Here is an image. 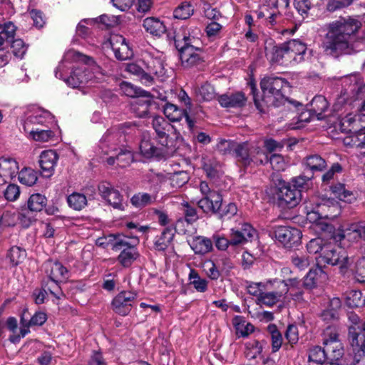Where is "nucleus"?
<instances>
[{"mask_svg":"<svg viewBox=\"0 0 365 365\" xmlns=\"http://www.w3.org/2000/svg\"><path fill=\"white\" fill-rule=\"evenodd\" d=\"M101 75V67L90 57L68 50L55 71L56 78L73 88L83 86Z\"/></svg>","mask_w":365,"mask_h":365,"instance_id":"f257e3e1","label":"nucleus"},{"mask_svg":"<svg viewBox=\"0 0 365 365\" xmlns=\"http://www.w3.org/2000/svg\"><path fill=\"white\" fill-rule=\"evenodd\" d=\"M361 22L355 17H340L327 25L323 48L331 53L354 48L365 41V32L361 31Z\"/></svg>","mask_w":365,"mask_h":365,"instance_id":"f03ea898","label":"nucleus"},{"mask_svg":"<svg viewBox=\"0 0 365 365\" xmlns=\"http://www.w3.org/2000/svg\"><path fill=\"white\" fill-rule=\"evenodd\" d=\"M200 29L196 26L180 27L176 30L174 39L180 51V58L185 67L197 64L200 61L198 49L193 46L199 41Z\"/></svg>","mask_w":365,"mask_h":365,"instance_id":"7ed1b4c3","label":"nucleus"},{"mask_svg":"<svg viewBox=\"0 0 365 365\" xmlns=\"http://www.w3.org/2000/svg\"><path fill=\"white\" fill-rule=\"evenodd\" d=\"M342 90L334 105L339 109L344 103L356 102L357 110L365 111V82L357 75L343 79Z\"/></svg>","mask_w":365,"mask_h":365,"instance_id":"20e7f679","label":"nucleus"},{"mask_svg":"<svg viewBox=\"0 0 365 365\" xmlns=\"http://www.w3.org/2000/svg\"><path fill=\"white\" fill-rule=\"evenodd\" d=\"M118 133H106L100 142V148L106 155H110L113 153L112 155L106 159L108 165H113L117 160L118 166L124 168L128 165L133 161V153L128 150H123L117 148L118 141Z\"/></svg>","mask_w":365,"mask_h":365,"instance_id":"39448f33","label":"nucleus"},{"mask_svg":"<svg viewBox=\"0 0 365 365\" xmlns=\"http://www.w3.org/2000/svg\"><path fill=\"white\" fill-rule=\"evenodd\" d=\"M272 284L270 290L263 291L259 298L256 299L259 305L272 307L279 302H284L288 299V292L289 290L297 286L299 282L297 279H289L287 280L274 279L268 281Z\"/></svg>","mask_w":365,"mask_h":365,"instance_id":"423d86ee","label":"nucleus"},{"mask_svg":"<svg viewBox=\"0 0 365 365\" xmlns=\"http://www.w3.org/2000/svg\"><path fill=\"white\" fill-rule=\"evenodd\" d=\"M264 93L263 101L268 105L278 106L284 99L283 92L289 83L279 77L264 78L260 83Z\"/></svg>","mask_w":365,"mask_h":365,"instance_id":"0eeeda50","label":"nucleus"},{"mask_svg":"<svg viewBox=\"0 0 365 365\" xmlns=\"http://www.w3.org/2000/svg\"><path fill=\"white\" fill-rule=\"evenodd\" d=\"M323 249L321 255L315 257L317 265H338L341 272L345 273L349 261L346 252L331 242H327Z\"/></svg>","mask_w":365,"mask_h":365,"instance_id":"6e6552de","label":"nucleus"},{"mask_svg":"<svg viewBox=\"0 0 365 365\" xmlns=\"http://www.w3.org/2000/svg\"><path fill=\"white\" fill-rule=\"evenodd\" d=\"M234 153L237 161L244 166L262 165L268 159L259 147L250 146L247 143H236Z\"/></svg>","mask_w":365,"mask_h":365,"instance_id":"1a4fd4ad","label":"nucleus"},{"mask_svg":"<svg viewBox=\"0 0 365 365\" xmlns=\"http://www.w3.org/2000/svg\"><path fill=\"white\" fill-rule=\"evenodd\" d=\"M323 344L328 360L336 361L343 356L344 347L339 339V333L336 327H329L324 330Z\"/></svg>","mask_w":365,"mask_h":365,"instance_id":"9d476101","label":"nucleus"},{"mask_svg":"<svg viewBox=\"0 0 365 365\" xmlns=\"http://www.w3.org/2000/svg\"><path fill=\"white\" fill-rule=\"evenodd\" d=\"M170 146L160 145L158 139L152 138L148 133H143L139 145L140 153L145 158L164 156Z\"/></svg>","mask_w":365,"mask_h":365,"instance_id":"9b49d317","label":"nucleus"},{"mask_svg":"<svg viewBox=\"0 0 365 365\" xmlns=\"http://www.w3.org/2000/svg\"><path fill=\"white\" fill-rule=\"evenodd\" d=\"M101 196L114 209L125 210L127 203L120 192L114 189L109 182H102L98 185Z\"/></svg>","mask_w":365,"mask_h":365,"instance_id":"f8f14e48","label":"nucleus"},{"mask_svg":"<svg viewBox=\"0 0 365 365\" xmlns=\"http://www.w3.org/2000/svg\"><path fill=\"white\" fill-rule=\"evenodd\" d=\"M284 63H300L304 60L306 45L300 41L292 39L283 43Z\"/></svg>","mask_w":365,"mask_h":365,"instance_id":"ddd939ff","label":"nucleus"},{"mask_svg":"<svg viewBox=\"0 0 365 365\" xmlns=\"http://www.w3.org/2000/svg\"><path fill=\"white\" fill-rule=\"evenodd\" d=\"M137 298V294L130 291H123L118 293L111 303L112 309L122 316L129 314Z\"/></svg>","mask_w":365,"mask_h":365,"instance_id":"4468645a","label":"nucleus"},{"mask_svg":"<svg viewBox=\"0 0 365 365\" xmlns=\"http://www.w3.org/2000/svg\"><path fill=\"white\" fill-rule=\"evenodd\" d=\"M276 238L284 246L292 247L300 242L302 232L299 229L280 226L274 231Z\"/></svg>","mask_w":365,"mask_h":365,"instance_id":"2eb2a0df","label":"nucleus"},{"mask_svg":"<svg viewBox=\"0 0 365 365\" xmlns=\"http://www.w3.org/2000/svg\"><path fill=\"white\" fill-rule=\"evenodd\" d=\"M19 170L18 162L13 158H0V185L14 178Z\"/></svg>","mask_w":365,"mask_h":365,"instance_id":"dca6fc26","label":"nucleus"},{"mask_svg":"<svg viewBox=\"0 0 365 365\" xmlns=\"http://www.w3.org/2000/svg\"><path fill=\"white\" fill-rule=\"evenodd\" d=\"M365 128V114L349 113L340 120L339 129L341 133H349Z\"/></svg>","mask_w":365,"mask_h":365,"instance_id":"f3484780","label":"nucleus"},{"mask_svg":"<svg viewBox=\"0 0 365 365\" xmlns=\"http://www.w3.org/2000/svg\"><path fill=\"white\" fill-rule=\"evenodd\" d=\"M153 128L155 130L158 142L160 145L164 146H172V141L169 139L168 134L173 126L165 119L161 116H155L152 122Z\"/></svg>","mask_w":365,"mask_h":365,"instance_id":"a211bd4d","label":"nucleus"},{"mask_svg":"<svg viewBox=\"0 0 365 365\" xmlns=\"http://www.w3.org/2000/svg\"><path fill=\"white\" fill-rule=\"evenodd\" d=\"M257 236L256 230L250 224H243L240 230L231 229L230 245H243Z\"/></svg>","mask_w":365,"mask_h":365,"instance_id":"6ab92c4d","label":"nucleus"},{"mask_svg":"<svg viewBox=\"0 0 365 365\" xmlns=\"http://www.w3.org/2000/svg\"><path fill=\"white\" fill-rule=\"evenodd\" d=\"M277 195L280 205L289 208L296 206L301 197L300 190L292 188L290 185L282 186Z\"/></svg>","mask_w":365,"mask_h":365,"instance_id":"aec40b11","label":"nucleus"},{"mask_svg":"<svg viewBox=\"0 0 365 365\" xmlns=\"http://www.w3.org/2000/svg\"><path fill=\"white\" fill-rule=\"evenodd\" d=\"M125 71L135 76L138 80L146 86L153 84V78L147 72L146 63L143 61H138L125 65Z\"/></svg>","mask_w":365,"mask_h":365,"instance_id":"412c9836","label":"nucleus"},{"mask_svg":"<svg viewBox=\"0 0 365 365\" xmlns=\"http://www.w3.org/2000/svg\"><path fill=\"white\" fill-rule=\"evenodd\" d=\"M46 272L58 289L57 283L62 282L68 277V270L58 262L48 261L45 263Z\"/></svg>","mask_w":365,"mask_h":365,"instance_id":"4be33fe9","label":"nucleus"},{"mask_svg":"<svg viewBox=\"0 0 365 365\" xmlns=\"http://www.w3.org/2000/svg\"><path fill=\"white\" fill-rule=\"evenodd\" d=\"M222 202V195L219 192H210L197 202L198 206L206 213L216 214Z\"/></svg>","mask_w":365,"mask_h":365,"instance_id":"5701e85b","label":"nucleus"},{"mask_svg":"<svg viewBox=\"0 0 365 365\" xmlns=\"http://www.w3.org/2000/svg\"><path fill=\"white\" fill-rule=\"evenodd\" d=\"M53 117L50 112L39 109L29 116L24 123V128L47 125L53 122Z\"/></svg>","mask_w":365,"mask_h":365,"instance_id":"b1692460","label":"nucleus"},{"mask_svg":"<svg viewBox=\"0 0 365 365\" xmlns=\"http://www.w3.org/2000/svg\"><path fill=\"white\" fill-rule=\"evenodd\" d=\"M57 160L58 155L54 150H44L41 153L39 163L45 176L49 177L53 174Z\"/></svg>","mask_w":365,"mask_h":365,"instance_id":"393cba45","label":"nucleus"},{"mask_svg":"<svg viewBox=\"0 0 365 365\" xmlns=\"http://www.w3.org/2000/svg\"><path fill=\"white\" fill-rule=\"evenodd\" d=\"M265 55L271 63H284L283 43L275 45L272 39L265 41Z\"/></svg>","mask_w":365,"mask_h":365,"instance_id":"a878e982","label":"nucleus"},{"mask_svg":"<svg viewBox=\"0 0 365 365\" xmlns=\"http://www.w3.org/2000/svg\"><path fill=\"white\" fill-rule=\"evenodd\" d=\"M164 114L170 121H179L182 117H185L189 128H192L194 126L195 123L190 119L187 113L179 109L174 104L167 103L164 107Z\"/></svg>","mask_w":365,"mask_h":365,"instance_id":"bb28decb","label":"nucleus"},{"mask_svg":"<svg viewBox=\"0 0 365 365\" xmlns=\"http://www.w3.org/2000/svg\"><path fill=\"white\" fill-rule=\"evenodd\" d=\"M218 101L225 108H238L245 104L246 98L243 93L237 92L221 95L218 98Z\"/></svg>","mask_w":365,"mask_h":365,"instance_id":"cd10ccee","label":"nucleus"},{"mask_svg":"<svg viewBox=\"0 0 365 365\" xmlns=\"http://www.w3.org/2000/svg\"><path fill=\"white\" fill-rule=\"evenodd\" d=\"M341 239L354 241L360 238L365 240V222L353 223L341 231Z\"/></svg>","mask_w":365,"mask_h":365,"instance_id":"c85d7f7f","label":"nucleus"},{"mask_svg":"<svg viewBox=\"0 0 365 365\" xmlns=\"http://www.w3.org/2000/svg\"><path fill=\"white\" fill-rule=\"evenodd\" d=\"M327 279V273L321 268V266H318L317 268L309 270L304 278V284L308 288H312L324 283Z\"/></svg>","mask_w":365,"mask_h":365,"instance_id":"c756f323","label":"nucleus"},{"mask_svg":"<svg viewBox=\"0 0 365 365\" xmlns=\"http://www.w3.org/2000/svg\"><path fill=\"white\" fill-rule=\"evenodd\" d=\"M140 253L135 246L125 247L121 250L118 256L119 264L123 267H130L140 257Z\"/></svg>","mask_w":365,"mask_h":365,"instance_id":"7c9ffc66","label":"nucleus"},{"mask_svg":"<svg viewBox=\"0 0 365 365\" xmlns=\"http://www.w3.org/2000/svg\"><path fill=\"white\" fill-rule=\"evenodd\" d=\"M349 335L352 346H356L358 349L354 356V365H365V348L362 345L359 347L360 334L355 331L354 327L349 328Z\"/></svg>","mask_w":365,"mask_h":365,"instance_id":"2f4dec72","label":"nucleus"},{"mask_svg":"<svg viewBox=\"0 0 365 365\" xmlns=\"http://www.w3.org/2000/svg\"><path fill=\"white\" fill-rule=\"evenodd\" d=\"M319 211L324 218H334L340 213V206L333 199H322L319 203Z\"/></svg>","mask_w":365,"mask_h":365,"instance_id":"473e14b6","label":"nucleus"},{"mask_svg":"<svg viewBox=\"0 0 365 365\" xmlns=\"http://www.w3.org/2000/svg\"><path fill=\"white\" fill-rule=\"evenodd\" d=\"M192 250L195 254L205 255L212 250V242L210 239L203 236L194 237L189 241Z\"/></svg>","mask_w":365,"mask_h":365,"instance_id":"72a5a7b5","label":"nucleus"},{"mask_svg":"<svg viewBox=\"0 0 365 365\" xmlns=\"http://www.w3.org/2000/svg\"><path fill=\"white\" fill-rule=\"evenodd\" d=\"M24 130L29 134L30 138L41 143L48 142L53 137V133L49 129L32 127L31 128H24Z\"/></svg>","mask_w":365,"mask_h":365,"instance_id":"f704fd0d","label":"nucleus"},{"mask_svg":"<svg viewBox=\"0 0 365 365\" xmlns=\"http://www.w3.org/2000/svg\"><path fill=\"white\" fill-rule=\"evenodd\" d=\"M174 237V232L172 229L165 228L157 236L154 240V247L156 250L164 251L171 243Z\"/></svg>","mask_w":365,"mask_h":365,"instance_id":"c9c22d12","label":"nucleus"},{"mask_svg":"<svg viewBox=\"0 0 365 365\" xmlns=\"http://www.w3.org/2000/svg\"><path fill=\"white\" fill-rule=\"evenodd\" d=\"M145 29L153 36H160L165 31V26L158 19L146 18L143 24Z\"/></svg>","mask_w":365,"mask_h":365,"instance_id":"e433bc0d","label":"nucleus"},{"mask_svg":"<svg viewBox=\"0 0 365 365\" xmlns=\"http://www.w3.org/2000/svg\"><path fill=\"white\" fill-rule=\"evenodd\" d=\"M347 270H350L355 274L357 281L363 282L365 281V257L360 258L353 264V259L349 257L347 263Z\"/></svg>","mask_w":365,"mask_h":365,"instance_id":"4c0bfd02","label":"nucleus"},{"mask_svg":"<svg viewBox=\"0 0 365 365\" xmlns=\"http://www.w3.org/2000/svg\"><path fill=\"white\" fill-rule=\"evenodd\" d=\"M363 129L358 131H352L343 138L344 145L350 148H365L364 140H363Z\"/></svg>","mask_w":365,"mask_h":365,"instance_id":"58836bf2","label":"nucleus"},{"mask_svg":"<svg viewBox=\"0 0 365 365\" xmlns=\"http://www.w3.org/2000/svg\"><path fill=\"white\" fill-rule=\"evenodd\" d=\"M327 359L324 348L314 346L310 349L309 353V365H329L330 363L324 364Z\"/></svg>","mask_w":365,"mask_h":365,"instance_id":"ea45409f","label":"nucleus"},{"mask_svg":"<svg viewBox=\"0 0 365 365\" xmlns=\"http://www.w3.org/2000/svg\"><path fill=\"white\" fill-rule=\"evenodd\" d=\"M341 307V299L338 297H334L330 299L328 308L322 314L324 320H330L337 318V312Z\"/></svg>","mask_w":365,"mask_h":365,"instance_id":"a19ab883","label":"nucleus"},{"mask_svg":"<svg viewBox=\"0 0 365 365\" xmlns=\"http://www.w3.org/2000/svg\"><path fill=\"white\" fill-rule=\"evenodd\" d=\"M190 284L199 292H205L207 289L208 282L201 278L197 271L192 269L188 276Z\"/></svg>","mask_w":365,"mask_h":365,"instance_id":"79ce46f5","label":"nucleus"},{"mask_svg":"<svg viewBox=\"0 0 365 365\" xmlns=\"http://www.w3.org/2000/svg\"><path fill=\"white\" fill-rule=\"evenodd\" d=\"M46 197L40 194L35 193L31 195L28 200V208L32 212H39L46 205Z\"/></svg>","mask_w":365,"mask_h":365,"instance_id":"37998d69","label":"nucleus"},{"mask_svg":"<svg viewBox=\"0 0 365 365\" xmlns=\"http://www.w3.org/2000/svg\"><path fill=\"white\" fill-rule=\"evenodd\" d=\"M18 174L19 182L26 186L34 185L38 179L37 173L31 168H24Z\"/></svg>","mask_w":365,"mask_h":365,"instance_id":"c03bdc74","label":"nucleus"},{"mask_svg":"<svg viewBox=\"0 0 365 365\" xmlns=\"http://www.w3.org/2000/svg\"><path fill=\"white\" fill-rule=\"evenodd\" d=\"M147 72L150 74V77L153 76L158 77L163 76L165 69L163 62L158 58H152L146 63Z\"/></svg>","mask_w":365,"mask_h":365,"instance_id":"a18cd8bd","label":"nucleus"},{"mask_svg":"<svg viewBox=\"0 0 365 365\" xmlns=\"http://www.w3.org/2000/svg\"><path fill=\"white\" fill-rule=\"evenodd\" d=\"M67 202L70 207L76 210H81L87 204V200L84 195L73 192L68 196Z\"/></svg>","mask_w":365,"mask_h":365,"instance_id":"49530a36","label":"nucleus"},{"mask_svg":"<svg viewBox=\"0 0 365 365\" xmlns=\"http://www.w3.org/2000/svg\"><path fill=\"white\" fill-rule=\"evenodd\" d=\"M331 189L334 195L341 201L351 202L355 199L353 193L346 190L341 184L332 186Z\"/></svg>","mask_w":365,"mask_h":365,"instance_id":"de8ad7c7","label":"nucleus"},{"mask_svg":"<svg viewBox=\"0 0 365 365\" xmlns=\"http://www.w3.org/2000/svg\"><path fill=\"white\" fill-rule=\"evenodd\" d=\"M193 6L188 1L181 3L174 11V17L178 19H187L193 14Z\"/></svg>","mask_w":365,"mask_h":365,"instance_id":"09e8293b","label":"nucleus"},{"mask_svg":"<svg viewBox=\"0 0 365 365\" xmlns=\"http://www.w3.org/2000/svg\"><path fill=\"white\" fill-rule=\"evenodd\" d=\"M7 257L9 258L11 263L16 266L26 259V252L20 247L14 246L9 250Z\"/></svg>","mask_w":365,"mask_h":365,"instance_id":"8fccbe9b","label":"nucleus"},{"mask_svg":"<svg viewBox=\"0 0 365 365\" xmlns=\"http://www.w3.org/2000/svg\"><path fill=\"white\" fill-rule=\"evenodd\" d=\"M312 110L317 115V118H321V115L328 108V102L322 96H315L311 103Z\"/></svg>","mask_w":365,"mask_h":365,"instance_id":"3c124183","label":"nucleus"},{"mask_svg":"<svg viewBox=\"0 0 365 365\" xmlns=\"http://www.w3.org/2000/svg\"><path fill=\"white\" fill-rule=\"evenodd\" d=\"M262 344L257 340H252L246 343L245 355L248 359H256L262 351Z\"/></svg>","mask_w":365,"mask_h":365,"instance_id":"603ef678","label":"nucleus"},{"mask_svg":"<svg viewBox=\"0 0 365 365\" xmlns=\"http://www.w3.org/2000/svg\"><path fill=\"white\" fill-rule=\"evenodd\" d=\"M304 165L312 171H321L326 167V162L319 155H314L306 158Z\"/></svg>","mask_w":365,"mask_h":365,"instance_id":"864d4df0","label":"nucleus"},{"mask_svg":"<svg viewBox=\"0 0 365 365\" xmlns=\"http://www.w3.org/2000/svg\"><path fill=\"white\" fill-rule=\"evenodd\" d=\"M16 31V26L11 22L0 25V46L5 41H10L13 39Z\"/></svg>","mask_w":365,"mask_h":365,"instance_id":"5fc2aeb1","label":"nucleus"},{"mask_svg":"<svg viewBox=\"0 0 365 365\" xmlns=\"http://www.w3.org/2000/svg\"><path fill=\"white\" fill-rule=\"evenodd\" d=\"M272 284L270 282H252L247 287V289L250 294L259 298L263 291L270 290Z\"/></svg>","mask_w":365,"mask_h":365,"instance_id":"6e6d98bb","label":"nucleus"},{"mask_svg":"<svg viewBox=\"0 0 365 365\" xmlns=\"http://www.w3.org/2000/svg\"><path fill=\"white\" fill-rule=\"evenodd\" d=\"M345 302L346 305L351 308L358 307L364 304L361 292L356 290L348 292L345 297Z\"/></svg>","mask_w":365,"mask_h":365,"instance_id":"4d7b16f0","label":"nucleus"},{"mask_svg":"<svg viewBox=\"0 0 365 365\" xmlns=\"http://www.w3.org/2000/svg\"><path fill=\"white\" fill-rule=\"evenodd\" d=\"M189 180L186 172H178L172 174L169 178V183L173 188L177 189L182 187Z\"/></svg>","mask_w":365,"mask_h":365,"instance_id":"13d9d810","label":"nucleus"},{"mask_svg":"<svg viewBox=\"0 0 365 365\" xmlns=\"http://www.w3.org/2000/svg\"><path fill=\"white\" fill-rule=\"evenodd\" d=\"M153 198L151 195L145 192H139L134 195L130 202L135 207H143L150 205L153 202Z\"/></svg>","mask_w":365,"mask_h":365,"instance_id":"bf43d9fd","label":"nucleus"},{"mask_svg":"<svg viewBox=\"0 0 365 365\" xmlns=\"http://www.w3.org/2000/svg\"><path fill=\"white\" fill-rule=\"evenodd\" d=\"M268 331L271 334L272 351H277L282 344V336L274 325L268 327Z\"/></svg>","mask_w":365,"mask_h":365,"instance_id":"052dcab7","label":"nucleus"},{"mask_svg":"<svg viewBox=\"0 0 365 365\" xmlns=\"http://www.w3.org/2000/svg\"><path fill=\"white\" fill-rule=\"evenodd\" d=\"M327 243V242L319 237L312 239L307 245V251L309 254L320 255Z\"/></svg>","mask_w":365,"mask_h":365,"instance_id":"680f3d73","label":"nucleus"},{"mask_svg":"<svg viewBox=\"0 0 365 365\" xmlns=\"http://www.w3.org/2000/svg\"><path fill=\"white\" fill-rule=\"evenodd\" d=\"M312 260V258L304 254H294L292 256V264L300 270L307 269Z\"/></svg>","mask_w":365,"mask_h":365,"instance_id":"e2e57ef3","label":"nucleus"},{"mask_svg":"<svg viewBox=\"0 0 365 365\" xmlns=\"http://www.w3.org/2000/svg\"><path fill=\"white\" fill-rule=\"evenodd\" d=\"M310 205V203H307L305 206L307 218L310 222L317 224L318 220L324 217H322V212L319 211V203L314 207Z\"/></svg>","mask_w":365,"mask_h":365,"instance_id":"0e129e2a","label":"nucleus"},{"mask_svg":"<svg viewBox=\"0 0 365 365\" xmlns=\"http://www.w3.org/2000/svg\"><path fill=\"white\" fill-rule=\"evenodd\" d=\"M269 163L273 170L280 172L287 168V161L281 155L274 154L269 158Z\"/></svg>","mask_w":365,"mask_h":365,"instance_id":"69168bd1","label":"nucleus"},{"mask_svg":"<svg viewBox=\"0 0 365 365\" xmlns=\"http://www.w3.org/2000/svg\"><path fill=\"white\" fill-rule=\"evenodd\" d=\"M148 101L143 99H136L132 104V109L135 112H137V110H139L137 115L140 118H143L148 115Z\"/></svg>","mask_w":365,"mask_h":365,"instance_id":"338daca9","label":"nucleus"},{"mask_svg":"<svg viewBox=\"0 0 365 365\" xmlns=\"http://www.w3.org/2000/svg\"><path fill=\"white\" fill-rule=\"evenodd\" d=\"M237 212V206L235 203H228L227 205H221L219 211L216 212L220 217L230 218Z\"/></svg>","mask_w":365,"mask_h":365,"instance_id":"774afa93","label":"nucleus"}]
</instances>
